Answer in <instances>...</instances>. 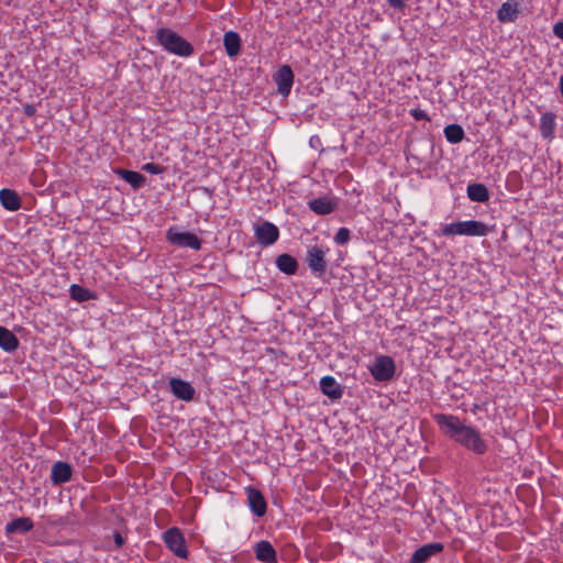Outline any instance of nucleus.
<instances>
[{
  "label": "nucleus",
  "instance_id": "obj_8",
  "mask_svg": "<svg viewBox=\"0 0 563 563\" xmlns=\"http://www.w3.org/2000/svg\"><path fill=\"white\" fill-rule=\"evenodd\" d=\"M295 80V74L291 67L284 64L273 74V81L276 85V93L283 98H288Z\"/></svg>",
  "mask_w": 563,
  "mask_h": 563
},
{
  "label": "nucleus",
  "instance_id": "obj_14",
  "mask_svg": "<svg viewBox=\"0 0 563 563\" xmlns=\"http://www.w3.org/2000/svg\"><path fill=\"white\" fill-rule=\"evenodd\" d=\"M73 475V467L69 463L58 461L53 464L51 471V481L53 485H62L70 481Z\"/></svg>",
  "mask_w": 563,
  "mask_h": 563
},
{
  "label": "nucleus",
  "instance_id": "obj_25",
  "mask_svg": "<svg viewBox=\"0 0 563 563\" xmlns=\"http://www.w3.org/2000/svg\"><path fill=\"white\" fill-rule=\"evenodd\" d=\"M0 347L13 352L19 347V339L7 328L0 325Z\"/></svg>",
  "mask_w": 563,
  "mask_h": 563
},
{
  "label": "nucleus",
  "instance_id": "obj_1",
  "mask_svg": "<svg viewBox=\"0 0 563 563\" xmlns=\"http://www.w3.org/2000/svg\"><path fill=\"white\" fill-rule=\"evenodd\" d=\"M433 419L440 431L463 449L475 455L487 453L488 443L476 427L466 424L465 420L454 415L437 413Z\"/></svg>",
  "mask_w": 563,
  "mask_h": 563
},
{
  "label": "nucleus",
  "instance_id": "obj_29",
  "mask_svg": "<svg viewBox=\"0 0 563 563\" xmlns=\"http://www.w3.org/2000/svg\"><path fill=\"white\" fill-rule=\"evenodd\" d=\"M351 238V231L347 228H340L335 235H334V242L338 245H345L349 243Z\"/></svg>",
  "mask_w": 563,
  "mask_h": 563
},
{
  "label": "nucleus",
  "instance_id": "obj_24",
  "mask_svg": "<svg viewBox=\"0 0 563 563\" xmlns=\"http://www.w3.org/2000/svg\"><path fill=\"white\" fill-rule=\"evenodd\" d=\"M275 263L277 268L287 275H294L297 273L298 262L294 256L289 254L285 253L278 255Z\"/></svg>",
  "mask_w": 563,
  "mask_h": 563
},
{
  "label": "nucleus",
  "instance_id": "obj_35",
  "mask_svg": "<svg viewBox=\"0 0 563 563\" xmlns=\"http://www.w3.org/2000/svg\"><path fill=\"white\" fill-rule=\"evenodd\" d=\"M24 114L27 117H33L35 114V107L32 104H25L23 107Z\"/></svg>",
  "mask_w": 563,
  "mask_h": 563
},
{
  "label": "nucleus",
  "instance_id": "obj_2",
  "mask_svg": "<svg viewBox=\"0 0 563 563\" xmlns=\"http://www.w3.org/2000/svg\"><path fill=\"white\" fill-rule=\"evenodd\" d=\"M155 38L156 43L169 54L179 57H189L195 52L192 44L172 29H157L155 32Z\"/></svg>",
  "mask_w": 563,
  "mask_h": 563
},
{
  "label": "nucleus",
  "instance_id": "obj_36",
  "mask_svg": "<svg viewBox=\"0 0 563 563\" xmlns=\"http://www.w3.org/2000/svg\"><path fill=\"white\" fill-rule=\"evenodd\" d=\"M559 89H560L561 96L563 98V74L560 77Z\"/></svg>",
  "mask_w": 563,
  "mask_h": 563
},
{
  "label": "nucleus",
  "instance_id": "obj_10",
  "mask_svg": "<svg viewBox=\"0 0 563 563\" xmlns=\"http://www.w3.org/2000/svg\"><path fill=\"white\" fill-rule=\"evenodd\" d=\"M339 198L321 196L308 201L309 209L318 216H328L335 211L339 206Z\"/></svg>",
  "mask_w": 563,
  "mask_h": 563
},
{
  "label": "nucleus",
  "instance_id": "obj_26",
  "mask_svg": "<svg viewBox=\"0 0 563 563\" xmlns=\"http://www.w3.org/2000/svg\"><path fill=\"white\" fill-rule=\"evenodd\" d=\"M446 141L451 144H457L465 137L463 128L457 123L449 124L443 130Z\"/></svg>",
  "mask_w": 563,
  "mask_h": 563
},
{
  "label": "nucleus",
  "instance_id": "obj_28",
  "mask_svg": "<svg viewBox=\"0 0 563 563\" xmlns=\"http://www.w3.org/2000/svg\"><path fill=\"white\" fill-rule=\"evenodd\" d=\"M420 145L428 152V155L419 156L415 153L409 152V154L407 155V159H411L418 165L429 164V158L433 154L434 144L431 141H422Z\"/></svg>",
  "mask_w": 563,
  "mask_h": 563
},
{
  "label": "nucleus",
  "instance_id": "obj_16",
  "mask_svg": "<svg viewBox=\"0 0 563 563\" xmlns=\"http://www.w3.org/2000/svg\"><path fill=\"white\" fill-rule=\"evenodd\" d=\"M256 560L263 563H277V552L267 540H261L254 545Z\"/></svg>",
  "mask_w": 563,
  "mask_h": 563
},
{
  "label": "nucleus",
  "instance_id": "obj_31",
  "mask_svg": "<svg viewBox=\"0 0 563 563\" xmlns=\"http://www.w3.org/2000/svg\"><path fill=\"white\" fill-rule=\"evenodd\" d=\"M410 114L412 115V118L417 121H420V120H430V118L428 117V114L426 113L424 110H421L419 108H416V109H412L410 110Z\"/></svg>",
  "mask_w": 563,
  "mask_h": 563
},
{
  "label": "nucleus",
  "instance_id": "obj_5",
  "mask_svg": "<svg viewBox=\"0 0 563 563\" xmlns=\"http://www.w3.org/2000/svg\"><path fill=\"white\" fill-rule=\"evenodd\" d=\"M163 540L167 549L179 559L188 558V549L181 530L177 527L167 529L163 533Z\"/></svg>",
  "mask_w": 563,
  "mask_h": 563
},
{
  "label": "nucleus",
  "instance_id": "obj_18",
  "mask_svg": "<svg viewBox=\"0 0 563 563\" xmlns=\"http://www.w3.org/2000/svg\"><path fill=\"white\" fill-rule=\"evenodd\" d=\"M113 173L121 179L130 184L132 188L135 190L142 188L146 184V178L137 172L124 168H115L113 169Z\"/></svg>",
  "mask_w": 563,
  "mask_h": 563
},
{
  "label": "nucleus",
  "instance_id": "obj_23",
  "mask_svg": "<svg viewBox=\"0 0 563 563\" xmlns=\"http://www.w3.org/2000/svg\"><path fill=\"white\" fill-rule=\"evenodd\" d=\"M467 197L474 202H486L489 200L487 187L479 183L470 184L466 189Z\"/></svg>",
  "mask_w": 563,
  "mask_h": 563
},
{
  "label": "nucleus",
  "instance_id": "obj_13",
  "mask_svg": "<svg viewBox=\"0 0 563 563\" xmlns=\"http://www.w3.org/2000/svg\"><path fill=\"white\" fill-rule=\"evenodd\" d=\"M443 549L444 547L440 542L423 544L412 553L409 563H427L431 556L442 552Z\"/></svg>",
  "mask_w": 563,
  "mask_h": 563
},
{
  "label": "nucleus",
  "instance_id": "obj_27",
  "mask_svg": "<svg viewBox=\"0 0 563 563\" xmlns=\"http://www.w3.org/2000/svg\"><path fill=\"white\" fill-rule=\"evenodd\" d=\"M69 295L73 300H76L78 302H84L96 297L91 290L77 284H73L70 286Z\"/></svg>",
  "mask_w": 563,
  "mask_h": 563
},
{
  "label": "nucleus",
  "instance_id": "obj_3",
  "mask_svg": "<svg viewBox=\"0 0 563 563\" xmlns=\"http://www.w3.org/2000/svg\"><path fill=\"white\" fill-rule=\"evenodd\" d=\"M442 234L450 235H466V236H486L490 229L487 224L477 220H466L445 224Z\"/></svg>",
  "mask_w": 563,
  "mask_h": 563
},
{
  "label": "nucleus",
  "instance_id": "obj_11",
  "mask_svg": "<svg viewBox=\"0 0 563 563\" xmlns=\"http://www.w3.org/2000/svg\"><path fill=\"white\" fill-rule=\"evenodd\" d=\"M245 493L251 511L257 517H263L267 510V503L262 492L255 487L249 486L245 488Z\"/></svg>",
  "mask_w": 563,
  "mask_h": 563
},
{
  "label": "nucleus",
  "instance_id": "obj_32",
  "mask_svg": "<svg viewBox=\"0 0 563 563\" xmlns=\"http://www.w3.org/2000/svg\"><path fill=\"white\" fill-rule=\"evenodd\" d=\"M113 541L115 549H120L124 545L125 539L122 537V534L119 531L113 532Z\"/></svg>",
  "mask_w": 563,
  "mask_h": 563
},
{
  "label": "nucleus",
  "instance_id": "obj_9",
  "mask_svg": "<svg viewBox=\"0 0 563 563\" xmlns=\"http://www.w3.org/2000/svg\"><path fill=\"white\" fill-rule=\"evenodd\" d=\"M254 234L258 244L262 246H269L278 240L279 230L274 223L263 221L261 224L255 227Z\"/></svg>",
  "mask_w": 563,
  "mask_h": 563
},
{
  "label": "nucleus",
  "instance_id": "obj_20",
  "mask_svg": "<svg viewBox=\"0 0 563 563\" xmlns=\"http://www.w3.org/2000/svg\"><path fill=\"white\" fill-rule=\"evenodd\" d=\"M0 202L8 211H16L21 208V198L15 190L3 188L0 190Z\"/></svg>",
  "mask_w": 563,
  "mask_h": 563
},
{
  "label": "nucleus",
  "instance_id": "obj_17",
  "mask_svg": "<svg viewBox=\"0 0 563 563\" xmlns=\"http://www.w3.org/2000/svg\"><path fill=\"white\" fill-rule=\"evenodd\" d=\"M519 14V2L516 0L504 2L497 10V19L501 23H512L518 19Z\"/></svg>",
  "mask_w": 563,
  "mask_h": 563
},
{
  "label": "nucleus",
  "instance_id": "obj_22",
  "mask_svg": "<svg viewBox=\"0 0 563 563\" xmlns=\"http://www.w3.org/2000/svg\"><path fill=\"white\" fill-rule=\"evenodd\" d=\"M556 122L553 112H545L540 118V133L543 139L552 140L555 133Z\"/></svg>",
  "mask_w": 563,
  "mask_h": 563
},
{
  "label": "nucleus",
  "instance_id": "obj_33",
  "mask_svg": "<svg viewBox=\"0 0 563 563\" xmlns=\"http://www.w3.org/2000/svg\"><path fill=\"white\" fill-rule=\"evenodd\" d=\"M386 1L394 9L404 10L406 8L405 0H386Z\"/></svg>",
  "mask_w": 563,
  "mask_h": 563
},
{
  "label": "nucleus",
  "instance_id": "obj_34",
  "mask_svg": "<svg viewBox=\"0 0 563 563\" xmlns=\"http://www.w3.org/2000/svg\"><path fill=\"white\" fill-rule=\"evenodd\" d=\"M553 33L559 38L563 40V21H560L554 24L553 26Z\"/></svg>",
  "mask_w": 563,
  "mask_h": 563
},
{
  "label": "nucleus",
  "instance_id": "obj_4",
  "mask_svg": "<svg viewBox=\"0 0 563 563\" xmlns=\"http://www.w3.org/2000/svg\"><path fill=\"white\" fill-rule=\"evenodd\" d=\"M328 251V249L317 244L309 245L307 249L306 263L311 273L317 277H321L327 271L328 262L325 255Z\"/></svg>",
  "mask_w": 563,
  "mask_h": 563
},
{
  "label": "nucleus",
  "instance_id": "obj_30",
  "mask_svg": "<svg viewBox=\"0 0 563 563\" xmlns=\"http://www.w3.org/2000/svg\"><path fill=\"white\" fill-rule=\"evenodd\" d=\"M142 170L152 175H158L165 172V167L154 163H146L142 166Z\"/></svg>",
  "mask_w": 563,
  "mask_h": 563
},
{
  "label": "nucleus",
  "instance_id": "obj_15",
  "mask_svg": "<svg viewBox=\"0 0 563 563\" xmlns=\"http://www.w3.org/2000/svg\"><path fill=\"white\" fill-rule=\"evenodd\" d=\"M320 390L331 400H338L343 396L344 388L333 376L327 375L320 379Z\"/></svg>",
  "mask_w": 563,
  "mask_h": 563
},
{
  "label": "nucleus",
  "instance_id": "obj_19",
  "mask_svg": "<svg viewBox=\"0 0 563 563\" xmlns=\"http://www.w3.org/2000/svg\"><path fill=\"white\" fill-rule=\"evenodd\" d=\"M34 523L29 517H19L5 525L4 531L7 534L21 533L24 534L31 531Z\"/></svg>",
  "mask_w": 563,
  "mask_h": 563
},
{
  "label": "nucleus",
  "instance_id": "obj_6",
  "mask_svg": "<svg viewBox=\"0 0 563 563\" xmlns=\"http://www.w3.org/2000/svg\"><path fill=\"white\" fill-rule=\"evenodd\" d=\"M369 372L377 382H388L396 372L395 361L388 355H378L369 367Z\"/></svg>",
  "mask_w": 563,
  "mask_h": 563
},
{
  "label": "nucleus",
  "instance_id": "obj_12",
  "mask_svg": "<svg viewBox=\"0 0 563 563\" xmlns=\"http://www.w3.org/2000/svg\"><path fill=\"white\" fill-rule=\"evenodd\" d=\"M173 395L183 401H191L195 398L196 390L194 386L181 378L172 377L168 382Z\"/></svg>",
  "mask_w": 563,
  "mask_h": 563
},
{
  "label": "nucleus",
  "instance_id": "obj_7",
  "mask_svg": "<svg viewBox=\"0 0 563 563\" xmlns=\"http://www.w3.org/2000/svg\"><path fill=\"white\" fill-rule=\"evenodd\" d=\"M166 240L170 244L179 247H189L195 251H199L201 249V239L192 232H180L175 227L167 230Z\"/></svg>",
  "mask_w": 563,
  "mask_h": 563
},
{
  "label": "nucleus",
  "instance_id": "obj_21",
  "mask_svg": "<svg viewBox=\"0 0 563 563\" xmlns=\"http://www.w3.org/2000/svg\"><path fill=\"white\" fill-rule=\"evenodd\" d=\"M223 45L229 57H236L241 52V37L234 31H228L223 35Z\"/></svg>",
  "mask_w": 563,
  "mask_h": 563
}]
</instances>
